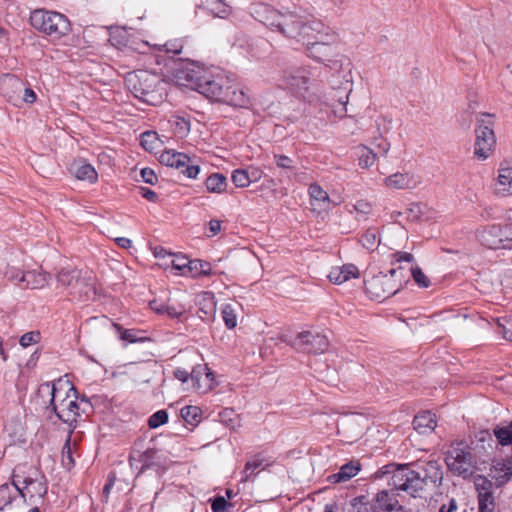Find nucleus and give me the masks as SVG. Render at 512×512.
I'll return each instance as SVG.
<instances>
[{
	"mask_svg": "<svg viewBox=\"0 0 512 512\" xmlns=\"http://www.w3.org/2000/svg\"><path fill=\"white\" fill-rule=\"evenodd\" d=\"M174 77L180 85L190 87L217 102H222L231 81L218 68H208L195 62L181 65L175 70Z\"/></svg>",
	"mask_w": 512,
	"mask_h": 512,
	"instance_id": "obj_1",
	"label": "nucleus"
},
{
	"mask_svg": "<svg viewBox=\"0 0 512 512\" xmlns=\"http://www.w3.org/2000/svg\"><path fill=\"white\" fill-rule=\"evenodd\" d=\"M134 97L149 105H157L164 99L165 82L155 73L146 70L131 72L125 79Z\"/></svg>",
	"mask_w": 512,
	"mask_h": 512,
	"instance_id": "obj_2",
	"label": "nucleus"
},
{
	"mask_svg": "<svg viewBox=\"0 0 512 512\" xmlns=\"http://www.w3.org/2000/svg\"><path fill=\"white\" fill-rule=\"evenodd\" d=\"M327 27L306 11L290 12V48H305L314 38L319 39L318 35Z\"/></svg>",
	"mask_w": 512,
	"mask_h": 512,
	"instance_id": "obj_3",
	"label": "nucleus"
},
{
	"mask_svg": "<svg viewBox=\"0 0 512 512\" xmlns=\"http://www.w3.org/2000/svg\"><path fill=\"white\" fill-rule=\"evenodd\" d=\"M391 474L389 485L393 490L407 492L412 497H420L426 481L418 472L411 470L407 464L390 463L384 465L377 472L378 476Z\"/></svg>",
	"mask_w": 512,
	"mask_h": 512,
	"instance_id": "obj_4",
	"label": "nucleus"
},
{
	"mask_svg": "<svg viewBox=\"0 0 512 512\" xmlns=\"http://www.w3.org/2000/svg\"><path fill=\"white\" fill-rule=\"evenodd\" d=\"M407 279L402 267L393 268L388 273L373 276L365 282V288L372 299L384 300L395 295Z\"/></svg>",
	"mask_w": 512,
	"mask_h": 512,
	"instance_id": "obj_5",
	"label": "nucleus"
},
{
	"mask_svg": "<svg viewBox=\"0 0 512 512\" xmlns=\"http://www.w3.org/2000/svg\"><path fill=\"white\" fill-rule=\"evenodd\" d=\"M30 21L35 29L53 39H60L71 31L68 18L55 11L35 10L31 13Z\"/></svg>",
	"mask_w": 512,
	"mask_h": 512,
	"instance_id": "obj_6",
	"label": "nucleus"
},
{
	"mask_svg": "<svg viewBox=\"0 0 512 512\" xmlns=\"http://www.w3.org/2000/svg\"><path fill=\"white\" fill-rule=\"evenodd\" d=\"M319 39L314 38L305 48L304 53L307 57L319 63L331 62L338 56L339 35L331 27H327L319 35Z\"/></svg>",
	"mask_w": 512,
	"mask_h": 512,
	"instance_id": "obj_7",
	"label": "nucleus"
},
{
	"mask_svg": "<svg viewBox=\"0 0 512 512\" xmlns=\"http://www.w3.org/2000/svg\"><path fill=\"white\" fill-rule=\"evenodd\" d=\"M494 115L481 113L477 117L475 129L476 140L474 145V156L478 160H486L493 153L496 138L494 134Z\"/></svg>",
	"mask_w": 512,
	"mask_h": 512,
	"instance_id": "obj_8",
	"label": "nucleus"
},
{
	"mask_svg": "<svg viewBox=\"0 0 512 512\" xmlns=\"http://www.w3.org/2000/svg\"><path fill=\"white\" fill-rule=\"evenodd\" d=\"M161 450H131L129 462L132 468L143 472L146 469H154L155 471H164L170 465V460L160 455Z\"/></svg>",
	"mask_w": 512,
	"mask_h": 512,
	"instance_id": "obj_9",
	"label": "nucleus"
},
{
	"mask_svg": "<svg viewBox=\"0 0 512 512\" xmlns=\"http://www.w3.org/2000/svg\"><path fill=\"white\" fill-rule=\"evenodd\" d=\"M445 460L449 470L463 478L471 476L476 469V459L470 450H448Z\"/></svg>",
	"mask_w": 512,
	"mask_h": 512,
	"instance_id": "obj_10",
	"label": "nucleus"
},
{
	"mask_svg": "<svg viewBox=\"0 0 512 512\" xmlns=\"http://www.w3.org/2000/svg\"><path fill=\"white\" fill-rule=\"evenodd\" d=\"M292 348L303 353H324L329 347V340L325 335L312 331L299 332L292 344Z\"/></svg>",
	"mask_w": 512,
	"mask_h": 512,
	"instance_id": "obj_11",
	"label": "nucleus"
},
{
	"mask_svg": "<svg viewBox=\"0 0 512 512\" xmlns=\"http://www.w3.org/2000/svg\"><path fill=\"white\" fill-rule=\"evenodd\" d=\"M160 163L181 170L186 177L195 179L200 172V167L191 163L188 155L174 150H165L159 156Z\"/></svg>",
	"mask_w": 512,
	"mask_h": 512,
	"instance_id": "obj_12",
	"label": "nucleus"
},
{
	"mask_svg": "<svg viewBox=\"0 0 512 512\" xmlns=\"http://www.w3.org/2000/svg\"><path fill=\"white\" fill-rule=\"evenodd\" d=\"M310 210L316 216L324 218L333 207L328 193L317 183H312L308 189Z\"/></svg>",
	"mask_w": 512,
	"mask_h": 512,
	"instance_id": "obj_13",
	"label": "nucleus"
},
{
	"mask_svg": "<svg viewBox=\"0 0 512 512\" xmlns=\"http://www.w3.org/2000/svg\"><path fill=\"white\" fill-rule=\"evenodd\" d=\"M77 399L76 389L74 386H70V394L68 397L54 406V413L64 423L71 425L73 422H76V418L79 415Z\"/></svg>",
	"mask_w": 512,
	"mask_h": 512,
	"instance_id": "obj_14",
	"label": "nucleus"
},
{
	"mask_svg": "<svg viewBox=\"0 0 512 512\" xmlns=\"http://www.w3.org/2000/svg\"><path fill=\"white\" fill-rule=\"evenodd\" d=\"M367 504L378 512H405L403 506L399 504L393 490H382L378 492L374 501Z\"/></svg>",
	"mask_w": 512,
	"mask_h": 512,
	"instance_id": "obj_15",
	"label": "nucleus"
},
{
	"mask_svg": "<svg viewBox=\"0 0 512 512\" xmlns=\"http://www.w3.org/2000/svg\"><path fill=\"white\" fill-rule=\"evenodd\" d=\"M70 384L68 382L63 383L59 380L56 383H44L39 387V394H47L50 396V406L54 411V406L61 403L62 400L66 399L70 394Z\"/></svg>",
	"mask_w": 512,
	"mask_h": 512,
	"instance_id": "obj_16",
	"label": "nucleus"
},
{
	"mask_svg": "<svg viewBox=\"0 0 512 512\" xmlns=\"http://www.w3.org/2000/svg\"><path fill=\"white\" fill-rule=\"evenodd\" d=\"M261 10L260 21L269 27L272 31H277L285 36V15L266 5L261 6Z\"/></svg>",
	"mask_w": 512,
	"mask_h": 512,
	"instance_id": "obj_17",
	"label": "nucleus"
},
{
	"mask_svg": "<svg viewBox=\"0 0 512 512\" xmlns=\"http://www.w3.org/2000/svg\"><path fill=\"white\" fill-rule=\"evenodd\" d=\"M222 102L235 107L248 108L251 105V98L244 88L231 80Z\"/></svg>",
	"mask_w": 512,
	"mask_h": 512,
	"instance_id": "obj_18",
	"label": "nucleus"
},
{
	"mask_svg": "<svg viewBox=\"0 0 512 512\" xmlns=\"http://www.w3.org/2000/svg\"><path fill=\"white\" fill-rule=\"evenodd\" d=\"M490 476L497 487L506 485L512 479V458L494 461Z\"/></svg>",
	"mask_w": 512,
	"mask_h": 512,
	"instance_id": "obj_19",
	"label": "nucleus"
},
{
	"mask_svg": "<svg viewBox=\"0 0 512 512\" xmlns=\"http://www.w3.org/2000/svg\"><path fill=\"white\" fill-rule=\"evenodd\" d=\"M480 242L490 249H502L501 225L483 227L477 234Z\"/></svg>",
	"mask_w": 512,
	"mask_h": 512,
	"instance_id": "obj_20",
	"label": "nucleus"
},
{
	"mask_svg": "<svg viewBox=\"0 0 512 512\" xmlns=\"http://www.w3.org/2000/svg\"><path fill=\"white\" fill-rule=\"evenodd\" d=\"M20 274L19 282H23V288L42 289L49 284L50 275L41 270H29Z\"/></svg>",
	"mask_w": 512,
	"mask_h": 512,
	"instance_id": "obj_21",
	"label": "nucleus"
},
{
	"mask_svg": "<svg viewBox=\"0 0 512 512\" xmlns=\"http://www.w3.org/2000/svg\"><path fill=\"white\" fill-rule=\"evenodd\" d=\"M496 186L499 193L512 194V161L504 160L500 163Z\"/></svg>",
	"mask_w": 512,
	"mask_h": 512,
	"instance_id": "obj_22",
	"label": "nucleus"
},
{
	"mask_svg": "<svg viewBox=\"0 0 512 512\" xmlns=\"http://www.w3.org/2000/svg\"><path fill=\"white\" fill-rule=\"evenodd\" d=\"M366 422L367 420L363 415L352 413L341 418L338 429L339 432L342 431L343 433L353 430L352 437H358L365 428Z\"/></svg>",
	"mask_w": 512,
	"mask_h": 512,
	"instance_id": "obj_23",
	"label": "nucleus"
},
{
	"mask_svg": "<svg viewBox=\"0 0 512 512\" xmlns=\"http://www.w3.org/2000/svg\"><path fill=\"white\" fill-rule=\"evenodd\" d=\"M359 276V269L354 264H344L342 266L333 267L328 274L329 280L337 285L352 278H358Z\"/></svg>",
	"mask_w": 512,
	"mask_h": 512,
	"instance_id": "obj_24",
	"label": "nucleus"
},
{
	"mask_svg": "<svg viewBox=\"0 0 512 512\" xmlns=\"http://www.w3.org/2000/svg\"><path fill=\"white\" fill-rule=\"evenodd\" d=\"M70 170L77 179L82 181L95 183L98 179V174L95 168L82 159L74 161Z\"/></svg>",
	"mask_w": 512,
	"mask_h": 512,
	"instance_id": "obj_25",
	"label": "nucleus"
},
{
	"mask_svg": "<svg viewBox=\"0 0 512 512\" xmlns=\"http://www.w3.org/2000/svg\"><path fill=\"white\" fill-rule=\"evenodd\" d=\"M293 90L296 95L307 100L313 101L314 94L310 93V78L305 75H294L290 82V91Z\"/></svg>",
	"mask_w": 512,
	"mask_h": 512,
	"instance_id": "obj_26",
	"label": "nucleus"
},
{
	"mask_svg": "<svg viewBox=\"0 0 512 512\" xmlns=\"http://www.w3.org/2000/svg\"><path fill=\"white\" fill-rule=\"evenodd\" d=\"M414 429L421 434L432 432L437 426L435 415L430 411L418 413L413 420Z\"/></svg>",
	"mask_w": 512,
	"mask_h": 512,
	"instance_id": "obj_27",
	"label": "nucleus"
},
{
	"mask_svg": "<svg viewBox=\"0 0 512 512\" xmlns=\"http://www.w3.org/2000/svg\"><path fill=\"white\" fill-rule=\"evenodd\" d=\"M360 463L358 461H350L340 467L337 473L329 476L332 483H340L350 480L360 471Z\"/></svg>",
	"mask_w": 512,
	"mask_h": 512,
	"instance_id": "obj_28",
	"label": "nucleus"
},
{
	"mask_svg": "<svg viewBox=\"0 0 512 512\" xmlns=\"http://www.w3.org/2000/svg\"><path fill=\"white\" fill-rule=\"evenodd\" d=\"M385 185L394 189H407L414 185V181L408 173H395L385 178Z\"/></svg>",
	"mask_w": 512,
	"mask_h": 512,
	"instance_id": "obj_29",
	"label": "nucleus"
},
{
	"mask_svg": "<svg viewBox=\"0 0 512 512\" xmlns=\"http://www.w3.org/2000/svg\"><path fill=\"white\" fill-rule=\"evenodd\" d=\"M81 271L78 269H66L63 268L57 274V282L59 285L69 289L70 293L77 284V279L80 276Z\"/></svg>",
	"mask_w": 512,
	"mask_h": 512,
	"instance_id": "obj_30",
	"label": "nucleus"
},
{
	"mask_svg": "<svg viewBox=\"0 0 512 512\" xmlns=\"http://www.w3.org/2000/svg\"><path fill=\"white\" fill-rule=\"evenodd\" d=\"M77 284L72 290L71 294L77 295L80 298L89 299L95 295V288L91 282V278L82 276V273L77 279Z\"/></svg>",
	"mask_w": 512,
	"mask_h": 512,
	"instance_id": "obj_31",
	"label": "nucleus"
},
{
	"mask_svg": "<svg viewBox=\"0 0 512 512\" xmlns=\"http://www.w3.org/2000/svg\"><path fill=\"white\" fill-rule=\"evenodd\" d=\"M201 6L213 16L225 18L230 14V7L223 0H201Z\"/></svg>",
	"mask_w": 512,
	"mask_h": 512,
	"instance_id": "obj_32",
	"label": "nucleus"
},
{
	"mask_svg": "<svg viewBox=\"0 0 512 512\" xmlns=\"http://www.w3.org/2000/svg\"><path fill=\"white\" fill-rule=\"evenodd\" d=\"M494 436L501 446H512V422H502L493 429Z\"/></svg>",
	"mask_w": 512,
	"mask_h": 512,
	"instance_id": "obj_33",
	"label": "nucleus"
},
{
	"mask_svg": "<svg viewBox=\"0 0 512 512\" xmlns=\"http://www.w3.org/2000/svg\"><path fill=\"white\" fill-rule=\"evenodd\" d=\"M141 146L148 152L157 153L162 142L155 131H145L140 136Z\"/></svg>",
	"mask_w": 512,
	"mask_h": 512,
	"instance_id": "obj_34",
	"label": "nucleus"
},
{
	"mask_svg": "<svg viewBox=\"0 0 512 512\" xmlns=\"http://www.w3.org/2000/svg\"><path fill=\"white\" fill-rule=\"evenodd\" d=\"M206 188L211 193H223L227 187V179L220 173L211 174L205 182Z\"/></svg>",
	"mask_w": 512,
	"mask_h": 512,
	"instance_id": "obj_35",
	"label": "nucleus"
},
{
	"mask_svg": "<svg viewBox=\"0 0 512 512\" xmlns=\"http://www.w3.org/2000/svg\"><path fill=\"white\" fill-rule=\"evenodd\" d=\"M212 273V267L209 262L199 259L190 260L188 274L191 277L208 276Z\"/></svg>",
	"mask_w": 512,
	"mask_h": 512,
	"instance_id": "obj_36",
	"label": "nucleus"
},
{
	"mask_svg": "<svg viewBox=\"0 0 512 512\" xmlns=\"http://www.w3.org/2000/svg\"><path fill=\"white\" fill-rule=\"evenodd\" d=\"M357 155L359 160V166L364 169L370 168L374 165L377 155L370 148L365 145L357 147Z\"/></svg>",
	"mask_w": 512,
	"mask_h": 512,
	"instance_id": "obj_37",
	"label": "nucleus"
},
{
	"mask_svg": "<svg viewBox=\"0 0 512 512\" xmlns=\"http://www.w3.org/2000/svg\"><path fill=\"white\" fill-rule=\"evenodd\" d=\"M169 124L173 132L180 137L186 136L190 131V121L185 117L173 115L169 119Z\"/></svg>",
	"mask_w": 512,
	"mask_h": 512,
	"instance_id": "obj_38",
	"label": "nucleus"
},
{
	"mask_svg": "<svg viewBox=\"0 0 512 512\" xmlns=\"http://www.w3.org/2000/svg\"><path fill=\"white\" fill-rule=\"evenodd\" d=\"M113 327L120 333L121 340L129 343H140L149 340L147 337L139 336L135 329H123L119 324L113 323Z\"/></svg>",
	"mask_w": 512,
	"mask_h": 512,
	"instance_id": "obj_39",
	"label": "nucleus"
},
{
	"mask_svg": "<svg viewBox=\"0 0 512 512\" xmlns=\"http://www.w3.org/2000/svg\"><path fill=\"white\" fill-rule=\"evenodd\" d=\"M181 418L189 425H196L201 419V410L197 406H185L180 410Z\"/></svg>",
	"mask_w": 512,
	"mask_h": 512,
	"instance_id": "obj_40",
	"label": "nucleus"
},
{
	"mask_svg": "<svg viewBox=\"0 0 512 512\" xmlns=\"http://www.w3.org/2000/svg\"><path fill=\"white\" fill-rule=\"evenodd\" d=\"M474 485L477 495L493 494V483L483 475H477L474 478Z\"/></svg>",
	"mask_w": 512,
	"mask_h": 512,
	"instance_id": "obj_41",
	"label": "nucleus"
},
{
	"mask_svg": "<svg viewBox=\"0 0 512 512\" xmlns=\"http://www.w3.org/2000/svg\"><path fill=\"white\" fill-rule=\"evenodd\" d=\"M352 210H349V213H353V212H356L357 214V219H366L368 215L371 214L372 210H373V207H372V204L370 202H368L367 200H358L353 206H352Z\"/></svg>",
	"mask_w": 512,
	"mask_h": 512,
	"instance_id": "obj_42",
	"label": "nucleus"
},
{
	"mask_svg": "<svg viewBox=\"0 0 512 512\" xmlns=\"http://www.w3.org/2000/svg\"><path fill=\"white\" fill-rule=\"evenodd\" d=\"M498 332L508 340L512 341V316L500 317L497 319Z\"/></svg>",
	"mask_w": 512,
	"mask_h": 512,
	"instance_id": "obj_43",
	"label": "nucleus"
},
{
	"mask_svg": "<svg viewBox=\"0 0 512 512\" xmlns=\"http://www.w3.org/2000/svg\"><path fill=\"white\" fill-rule=\"evenodd\" d=\"M478 512H494L496 503L493 494L477 495Z\"/></svg>",
	"mask_w": 512,
	"mask_h": 512,
	"instance_id": "obj_44",
	"label": "nucleus"
},
{
	"mask_svg": "<svg viewBox=\"0 0 512 512\" xmlns=\"http://www.w3.org/2000/svg\"><path fill=\"white\" fill-rule=\"evenodd\" d=\"M232 182L236 187L244 188L251 183V178L248 171L244 169H236L232 172Z\"/></svg>",
	"mask_w": 512,
	"mask_h": 512,
	"instance_id": "obj_45",
	"label": "nucleus"
},
{
	"mask_svg": "<svg viewBox=\"0 0 512 512\" xmlns=\"http://www.w3.org/2000/svg\"><path fill=\"white\" fill-rule=\"evenodd\" d=\"M15 498L16 496L12 494V488L9 484L0 485V511L11 505Z\"/></svg>",
	"mask_w": 512,
	"mask_h": 512,
	"instance_id": "obj_46",
	"label": "nucleus"
},
{
	"mask_svg": "<svg viewBox=\"0 0 512 512\" xmlns=\"http://www.w3.org/2000/svg\"><path fill=\"white\" fill-rule=\"evenodd\" d=\"M203 374H205L206 378L208 379H210V377L212 376V372L207 367V365H197L193 368L192 372L190 373V379L192 382H194V386L197 387V389L201 388L200 379Z\"/></svg>",
	"mask_w": 512,
	"mask_h": 512,
	"instance_id": "obj_47",
	"label": "nucleus"
},
{
	"mask_svg": "<svg viewBox=\"0 0 512 512\" xmlns=\"http://www.w3.org/2000/svg\"><path fill=\"white\" fill-rule=\"evenodd\" d=\"M168 421V413L166 410H158L153 413L148 419V426L152 429L158 428Z\"/></svg>",
	"mask_w": 512,
	"mask_h": 512,
	"instance_id": "obj_48",
	"label": "nucleus"
},
{
	"mask_svg": "<svg viewBox=\"0 0 512 512\" xmlns=\"http://www.w3.org/2000/svg\"><path fill=\"white\" fill-rule=\"evenodd\" d=\"M37 481V478L32 477H26L23 480L24 487H20L18 482H16L15 479L12 480V485L14 486L17 493L23 498V500H26V495L31 492L30 487L32 485H35Z\"/></svg>",
	"mask_w": 512,
	"mask_h": 512,
	"instance_id": "obj_49",
	"label": "nucleus"
},
{
	"mask_svg": "<svg viewBox=\"0 0 512 512\" xmlns=\"http://www.w3.org/2000/svg\"><path fill=\"white\" fill-rule=\"evenodd\" d=\"M263 465V459L262 458H254L252 460H249L246 462L244 467V478L243 481H247L255 472V470Z\"/></svg>",
	"mask_w": 512,
	"mask_h": 512,
	"instance_id": "obj_50",
	"label": "nucleus"
},
{
	"mask_svg": "<svg viewBox=\"0 0 512 512\" xmlns=\"http://www.w3.org/2000/svg\"><path fill=\"white\" fill-rule=\"evenodd\" d=\"M502 249H512V224L501 225Z\"/></svg>",
	"mask_w": 512,
	"mask_h": 512,
	"instance_id": "obj_51",
	"label": "nucleus"
},
{
	"mask_svg": "<svg viewBox=\"0 0 512 512\" xmlns=\"http://www.w3.org/2000/svg\"><path fill=\"white\" fill-rule=\"evenodd\" d=\"M41 340V334L39 331H30L23 334L20 337L19 343L22 347H28L32 344H37Z\"/></svg>",
	"mask_w": 512,
	"mask_h": 512,
	"instance_id": "obj_52",
	"label": "nucleus"
},
{
	"mask_svg": "<svg viewBox=\"0 0 512 512\" xmlns=\"http://www.w3.org/2000/svg\"><path fill=\"white\" fill-rule=\"evenodd\" d=\"M411 275L415 281V283L422 287L427 288L430 285V281L428 277L423 273V271L419 267H412L411 268Z\"/></svg>",
	"mask_w": 512,
	"mask_h": 512,
	"instance_id": "obj_53",
	"label": "nucleus"
},
{
	"mask_svg": "<svg viewBox=\"0 0 512 512\" xmlns=\"http://www.w3.org/2000/svg\"><path fill=\"white\" fill-rule=\"evenodd\" d=\"M78 450H61V463L63 468L70 471L75 465L74 454Z\"/></svg>",
	"mask_w": 512,
	"mask_h": 512,
	"instance_id": "obj_54",
	"label": "nucleus"
},
{
	"mask_svg": "<svg viewBox=\"0 0 512 512\" xmlns=\"http://www.w3.org/2000/svg\"><path fill=\"white\" fill-rule=\"evenodd\" d=\"M222 316L227 328L233 329L237 325L236 315L230 305H226L223 308Z\"/></svg>",
	"mask_w": 512,
	"mask_h": 512,
	"instance_id": "obj_55",
	"label": "nucleus"
},
{
	"mask_svg": "<svg viewBox=\"0 0 512 512\" xmlns=\"http://www.w3.org/2000/svg\"><path fill=\"white\" fill-rule=\"evenodd\" d=\"M360 241L365 248L372 249L378 242L377 233L374 230H368L361 236Z\"/></svg>",
	"mask_w": 512,
	"mask_h": 512,
	"instance_id": "obj_56",
	"label": "nucleus"
},
{
	"mask_svg": "<svg viewBox=\"0 0 512 512\" xmlns=\"http://www.w3.org/2000/svg\"><path fill=\"white\" fill-rule=\"evenodd\" d=\"M32 490L29 493L30 497L38 495L40 497H44L47 494L48 487L46 485V480L44 476H41L40 479H37L36 484L32 485Z\"/></svg>",
	"mask_w": 512,
	"mask_h": 512,
	"instance_id": "obj_57",
	"label": "nucleus"
},
{
	"mask_svg": "<svg viewBox=\"0 0 512 512\" xmlns=\"http://www.w3.org/2000/svg\"><path fill=\"white\" fill-rule=\"evenodd\" d=\"M82 439V432L71 430L70 433L67 435V438L65 440V443L63 445V448H72L76 447Z\"/></svg>",
	"mask_w": 512,
	"mask_h": 512,
	"instance_id": "obj_58",
	"label": "nucleus"
},
{
	"mask_svg": "<svg viewBox=\"0 0 512 512\" xmlns=\"http://www.w3.org/2000/svg\"><path fill=\"white\" fill-rule=\"evenodd\" d=\"M190 260L186 257H177L172 261V267L182 272L183 275H187L189 271Z\"/></svg>",
	"mask_w": 512,
	"mask_h": 512,
	"instance_id": "obj_59",
	"label": "nucleus"
},
{
	"mask_svg": "<svg viewBox=\"0 0 512 512\" xmlns=\"http://www.w3.org/2000/svg\"><path fill=\"white\" fill-rule=\"evenodd\" d=\"M228 506H232V504L228 503L223 496H216L211 503L213 512H224Z\"/></svg>",
	"mask_w": 512,
	"mask_h": 512,
	"instance_id": "obj_60",
	"label": "nucleus"
},
{
	"mask_svg": "<svg viewBox=\"0 0 512 512\" xmlns=\"http://www.w3.org/2000/svg\"><path fill=\"white\" fill-rule=\"evenodd\" d=\"M141 177L145 183L154 185L157 182V175L150 168H143L141 170Z\"/></svg>",
	"mask_w": 512,
	"mask_h": 512,
	"instance_id": "obj_61",
	"label": "nucleus"
},
{
	"mask_svg": "<svg viewBox=\"0 0 512 512\" xmlns=\"http://www.w3.org/2000/svg\"><path fill=\"white\" fill-rule=\"evenodd\" d=\"M208 231L209 233L206 234L207 237H214L221 231V222L216 219H212L208 223Z\"/></svg>",
	"mask_w": 512,
	"mask_h": 512,
	"instance_id": "obj_62",
	"label": "nucleus"
},
{
	"mask_svg": "<svg viewBox=\"0 0 512 512\" xmlns=\"http://www.w3.org/2000/svg\"><path fill=\"white\" fill-rule=\"evenodd\" d=\"M139 189H140V194L143 198H145L151 202L157 201L158 196H157L156 192H154L153 190H151L149 188H145V187H140Z\"/></svg>",
	"mask_w": 512,
	"mask_h": 512,
	"instance_id": "obj_63",
	"label": "nucleus"
},
{
	"mask_svg": "<svg viewBox=\"0 0 512 512\" xmlns=\"http://www.w3.org/2000/svg\"><path fill=\"white\" fill-rule=\"evenodd\" d=\"M457 510V502L454 498L449 499L448 504H442L439 512H454Z\"/></svg>",
	"mask_w": 512,
	"mask_h": 512,
	"instance_id": "obj_64",
	"label": "nucleus"
}]
</instances>
